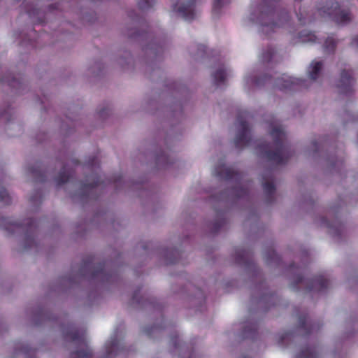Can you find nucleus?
Here are the masks:
<instances>
[{
    "label": "nucleus",
    "instance_id": "f257e3e1",
    "mask_svg": "<svg viewBox=\"0 0 358 358\" xmlns=\"http://www.w3.org/2000/svg\"><path fill=\"white\" fill-rule=\"evenodd\" d=\"M262 1L259 15L255 17V13H252L251 20L261 25L262 32L267 35L275 29L289 24L290 16L286 10L280 9V0Z\"/></svg>",
    "mask_w": 358,
    "mask_h": 358
},
{
    "label": "nucleus",
    "instance_id": "f03ea898",
    "mask_svg": "<svg viewBox=\"0 0 358 358\" xmlns=\"http://www.w3.org/2000/svg\"><path fill=\"white\" fill-rule=\"evenodd\" d=\"M273 143L261 142L257 145L260 154L278 165L285 164L292 156L289 147L285 143V134L280 127H273L270 132Z\"/></svg>",
    "mask_w": 358,
    "mask_h": 358
},
{
    "label": "nucleus",
    "instance_id": "7ed1b4c3",
    "mask_svg": "<svg viewBox=\"0 0 358 358\" xmlns=\"http://www.w3.org/2000/svg\"><path fill=\"white\" fill-rule=\"evenodd\" d=\"M83 275H89L91 279H98L102 282L113 281L115 274L106 268V262L95 263V257L89 256L83 260L80 268Z\"/></svg>",
    "mask_w": 358,
    "mask_h": 358
},
{
    "label": "nucleus",
    "instance_id": "20e7f679",
    "mask_svg": "<svg viewBox=\"0 0 358 358\" xmlns=\"http://www.w3.org/2000/svg\"><path fill=\"white\" fill-rule=\"evenodd\" d=\"M1 227L9 232L13 234L19 229H22L26 234L25 246L26 249L31 248L34 244V239L32 234L35 232L37 227V220L33 218H27L23 223L11 222L8 218H3L1 222Z\"/></svg>",
    "mask_w": 358,
    "mask_h": 358
},
{
    "label": "nucleus",
    "instance_id": "39448f33",
    "mask_svg": "<svg viewBox=\"0 0 358 358\" xmlns=\"http://www.w3.org/2000/svg\"><path fill=\"white\" fill-rule=\"evenodd\" d=\"M320 15L329 17L338 25H345L352 20V15L349 9L342 8L338 2L332 3L330 6L327 5L318 9Z\"/></svg>",
    "mask_w": 358,
    "mask_h": 358
},
{
    "label": "nucleus",
    "instance_id": "423d86ee",
    "mask_svg": "<svg viewBox=\"0 0 358 358\" xmlns=\"http://www.w3.org/2000/svg\"><path fill=\"white\" fill-rule=\"evenodd\" d=\"M64 337L73 342H76L83 348L71 352V358H92V352L87 345L83 334L74 327L71 326L64 332Z\"/></svg>",
    "mask_w": 358,
    "mask_h": 358
},
{
    "label": "nucleus",
    "instance_id": "0eeeda50",
    "mask_svg": "<svg viewBox=\"0 0 358 358\" xmlns=\"http://www.w3.org/2000/svg\"><path fill=\"white\" fill-rule=\"evenodd\" d=\"M329 284V280L323 275H316L310 280H307L302 275H298L292 284V287L294 289L298 290L300 285H306L308 292H324L327 289Z\"/></svg>",
    "mask_w": 358,
    "mask_h": 358
},
{
    "label": "nucleus",
    "instance_id": "6e6552de",
    "mask_svg": "<svg viewBox=\"0 0 358 358\" xmlns=\"http://www.w3.org/2000/svg\"><path fill=\"white\" fill-rule=\"evenodd\" d=\"M249 115V113L245 111L241 113L237 117L238 131L234 139V144L236 148L239 149L248 146L251 143L250 129L245 120Z\"/></svg>",
    "mask_w": 358,
    "mask_h": 358
},
{
    "label": "nucleus",
    "instance_id": "1a4fd4ad",
    "mask_svg": "<svg viewBox=\"0 0 358 358\" xmlns=\"http://www.w3.org/2000/svg\"><path fill=\"white\" fill-rule=\"evenodd\" d=\"M273 85L280 90L287 92L301 90L305 85V80L283 74L281 77L275 79Z\"/></svg>",
    "mask_w": 358,
    "mask_h": 358
},
{
    "label": "nucleus",
    "instance_id": "9d476101",
    "mask_svg": "<svg viewBox=\"0 0 358 358\" xmlns=\"http://www.w3.org/2000/svg\"><path fill=\"white\" fill-rule=\"evenodd\" d=\"M354 83L355 80L352 77V70L344 69L341 71L336 87L338 89L340 94L348 95L352 92Z\"/></svg>",
    "mask_w": 358,
    "mask_h": 358
},
{
    "label": "nucleus",
    "instance_id": "9b49d317",
    "mask_svg": "<svg viewBox=\"0 0 358 358\" xmlns=\"http://www.w3.org/2000/svg\"><path fill=\"white\" fill-rule=\"evenodd\" d=\"M321 326L318 322L315 323L310 321L307 315L301 314L299 315V329L303 336L311 335L319 330Z\"/></svg>",
    "mask_w": 358,
    "mask_h": 358
},
{
    "label": "nucleus",
    "instance_id": "f8f14e48",
    "mask_svg": "<svg viewBox=\"0 0 358 358\" xmlns=\"http://www.w3.org/2000/svg\"><path fill=\"white\" fill-rule=\"evenodd\" d=\"M196 0H188L185 4L178 7L176 4L173 6L174 12L179 13L181 17L187 21H192L195 17L194 7Z\"/></svg>",
    "mask_w": 358,
    "mask_h": 358
},
{
    "label": "nucleus",
    "instance_id": "ddd939ff",
    "mask_svg": "<svg viewBox=\"0 0 358 358\" xmlns=\"http://www.w3.org/2000/svg\"><path fill=\"white\" fill-rule=\"evenodd\" d=\"M215 175L226 180H241L242 179V176L239 172L235 171L231 167L225 166L224 165L215 168Z\"/></svg>",
    "mask_w": 358,
    "mask_h": 358
},
{
    "label": "nucleus",
    "instance_id": "4468645a",
    "mask_svg": "<svg viewBox=\"0 0 358 358\" xmlns=\"http://www.w3.org/2000/svg\"><path fill=\"white\" fill-rule=\"evenodd\" d=\"M73 174L74 170L73 169L64 165L57 176L55 178L57 185L60 186L67 182L73 177Z\"/></svg>",
    "mask_w": 358,
    "mask_h": 358
},
{
    "label": "nucleus",
    "instance_id": "2eb2a0df",
    "mask_svg": "<svg viewBox=\"0 0 358 358\" xmlns=\"http://www.w3.org/2000/svg\"><path fill=\"white\" fill-rule=\"evenodd\" d=\"M277 301H278V297L275 294H264L257 300V303L260 306L269 309L271 307L276 305Z\"/></svg>",
    "mask_w": 358,
    "mask_h": 358
},
{
    "label": "nucleus",
    "instance_id": "dca6fc26",
    "mask_svg": "<svg viewBox=\"0 0 358 358\" xmlns=\"http://www.w3.org/2000/svg\"><path fill=\"white\" fill-rule=\"evenodd\" d=\"M235 260L238 264L249 265L251 263V253L248 250L238 248L236 250Z\"/></svg>",
    "mask_w": 358,
    "mask_h": 358
},
{
    "label": "nucleus",
    "instance_id": "f3484780",
    "mask_svg": "<svg viewBox=\"0 0 358 358\" xmlns=\"http://www.w3.org/2000/svg\"><path fill=\"white\" fill-rule=\"evenodd\" d=\"M29 171L35 178L36 181H45L47 177L46 171L44 170L41 163H37L36 166L29 167Z\"/></svg>",
    "mask_w": 358,
    "mask_h": 358
},
{
    "label": "nucleus",
    "instance_id": "a211bd4d",
    "mask_svg": "<svg viewBox=\"0 0 358 358\" xmlns=\"http://www.w3.org/2000/svg\"><path fill=\"white\" fill-rule=\"evenodd\" d=\"M101 183L99 176H96L92 182L83 183L81 186V190L83 195L87 197H90V195L94 192V189L99 186Z\"/></svg>",
    "mask_w": 358,
    "mask_h": 358
},
{
    "label": "nucleus",
    "instance_id": "6ab92c4d",
    "mask_svg": "<svg viewBox=\"0 0 358 358\" xmlns=\"http://www.w3.org/2000/svg\"><path fill=\"white\" fill-rule=\"evenodd\" d=\"M262 186L264 192L266 194L267 202H273L274 200V195L275 192V187L273 181H266L263 182Z\"/></svg>",
    "mask_w": 358,
    "mask_h": 358
},
{
    "label": "nucleus",
    "instance_id": "aec40b11",
    "mask_svg": "<svg viewBox=\"0 0 358 358\" xmlns=\"http://www.w3.org/2000/svg\"><path fill=\"white\" fill-rule=\"evenodd\" d=\"M1 83H7L8 86L13 88L19 89L21 87L22 83L20 78H17L14 76L8 74L1 79Z\"/></svg>",
    "mask_w": 358,
    "mask_h": 358
},
{
    "label": "nucleus",
    "instance_id": "412c9836",
    "mask_svg": "<svg viewBox=\"0 0 358 358\" xmlns=\"http://www.w3.org/2000/svg\"><path fill=\"white\" fill-rule=\"evenodd\" d=\"M296 358H318V350L316 347L306 348L297 353Z\"/></svg>",
    "mask_w": 358,
    "mask_h": 358
},
{
    "label": "nucleus",
    "instance_id": "4be33fe9",
    "mask_svg": "<svg viewBox=\"0 0 358 358\" xmlns=\"http://www.w3.org/2000/svg\"><path fill=\"white\" fill-rule=\"evenodd\" d=\"M322 67V63L321 62H313L310 65V69L308 71L309 78L315 80L320 73Z\"/></svg>",
    "mask_w": 358,
    "mask_h": 358
},
{
    "label": "nucleus",
    "instance_id": "5701e85b",
    "mask_svg": "<svg viewBox=\"0 0 358 358\" xmlns=\"http://www.w3.org/2000/svg\"><path fill=\"white\" fill-rule=\"evenodd\" d=\"M25 11L30 18H34L36 17V20H34L33 22L35 24H41L43 20L41 19L40 16L42 14L41 10L36 8H27V6H24Z\"/></svg>",
    "mask_w": 358,
    "mask_h": 358
},
{
    "label": "nucleus",
    "instance_id": "b1692460",
    "mask_svg": "<svg viewBox=\"0 0 358 358\" xmlns=\"http://www.w3.org/2000/svg\"><path fill=\"white\" fill-rule=\"evenodd\" d=\"M298 38L299 41L301 43H308V42H312L315 43L316 42L317 37L316 36L312 33L307 31H300L298 34Z\"/></svg>",
    "mask_w": 358,
    "mask_h": 358
},
{
    "label": "nucleus",
    "instance_id": "393cba45",
    "mask_svg": "<svg viewBox=\"0 0 358 358\" xmlns=\"http://www.w3.org/2000/svg\"><path fill=\"white\" fill-rule=\"evenodd\" d=\"M214 83L216 85H220L224 83L226 79V71L224 67L217 69L213 74Z\"/></svg>",
    "mask_w": 358,
    "mask_h": 358
},
{
    "label": "nucleus",
    "instance_id": "a878e982",
    "mask_svg": "<svg viewBox=\"0 0 358 358\" xmlns=\"http://www.w3.org/2000/svg\"><path fill=\"white\" fill-rule=\"evenodd\" d=\"M265 257L268 264H272L273 262L278 265L281 260L280 257L271 248L266 251Z\"/></svg>",
    "mask_w": 358,
    "mask_h": 358
},
{
    "label": "nucleus",
    "instance_id": "bb28decb",
    "mask_svg": "<svg viewBox=\"0 0 358 358\" xmlns=\"http://www.w3.org/2000/svg\"><path fill=\"white\" fill-rule=\"evenodd\" d=\"M106 357H110L113 353L117 355L119 350V341L117 339H113L106 345Z\"/></svg>",
    "mask_w": 358,
    "mask_h": 358
},
{
    "label": "nucleus",
    "instance_id": "cd10ccee",
    "mask_svg": "<svg viewBox=\"0 0 358 358\" xmlns=\"http://www.w3.org/2000/svg\"><path fill=\"white\" fill-rule=\"evenodd\" d=\"M336 47V41L333 36H329L323 45L324 51L328 53H333Z\"/></svg>",
    "mask_w": 358,
    "mask_h": 358
},
{
    "label": "nucleus",
    "instance_id": "c85d7f7f",
    "mask_svg": "<svg viewBox=\"0 0 358 358\" xmlns=\"http://www.w3.org/2000/svg\"><path fill=\"white\" fill-rule=\"evenodd\" d=\"M275 51L273 48L268 47L266 50L264 51L261 55V59L263 62H269L273 58Z\"/></svg>",
    "mask_w": 358,
    "mask_h": 358
},
{
    "label": "nucleus",
    "instance_id": "c756f323",
    "mask_svg": "<svg viewBox=\"0 0 358 358\" xmlns=\"http://www.w3.org/2000/svg\"><path fill=\"white\" fill-rule=\"evenodd\" d=\"M257 331V325L256 323L251 324L249 326L244 327L243 335L247 338H253Z\"/></svg>",
    "mask_w": 358,
    "mask_h": 358
},
{
    "label": "nucleus",
    "instance_id": "7c9ffc66",
    "mask_svg": "<svg viewBox=\"0 0 358 358\" xmlns=\"http://www.w3.org/2000/svg\"><path fill=\"white\" fill-rule=\"evenodd\" d=\"M253 83L257 86L264 85L267 83H273V77L268 75H264L260 78H255Z\"/></svg>",
    "mask_w": 358,
    "mask_h": 358
},
{
    "label": "nucleus",
    "instance_id": "2f4dec72",
    "mask_svg": "<svg viewBox=\"0 0 358 358\" xmlns=\"http://www.w3.org/2000/svg\"><path fill=\"white\" fill-rule=\"evenodd\" d=\"M229 3V0H214L213 6V13L214 15L219 13L220 10L226 4Z\"/></svg>",
    "mask_w": 358,
    "mask_h": 358
},
{
    "label": "nucleus",
    "instance_id": "473e14b6",
    "mask_svg": "<svg viewBox=\"0 0 358 358\" xmlns=\"http://www.w3.org/2000/svg\"><path fill=\"white\" fill-rule=\"evenodd\" d=\"M155 3V0H138V8L142 10L151 8Z\"/></svg>",
    "mask_w": 358,
    "mask_h": 358
},
{
    "label": "nucleus",
    "instance_id": "72a5a7b5",
    "mask_svg": "<svg viewBox=\"0 0 358 358\" xmlns=\"http://www.w3.org/2000/svg\"><path fill=\"white\" fill-rule=\"evenodd\" d=\"M0 202H3L5 204H10L11 202V198L6 189L0 186Z\"/></svg>",
    "mask_w": 358,
    "mask_h": 358
},
{
    "label": "nucleus",
    "instance_id": "f704fd0d",
    "mask_svg": "<svg viewBox=\"0 0 358 358\" xmlns=\"http://www.w3.org/2000/svg\"><path fill=\"white\" fill-rule=\"evenodd\" d=\"M248 189L241 186H236L234 189V194L238 198H243L248 195Z\"/></svg>",
    "mask_w": 358,
    "mask_h": 358
},
{
    "label": "nucleus",
    "instance_id": "c9c22d12",
    "mask_svg": "<svg viewBox=\"0 0 358 358\" xmlns=\"http://www.w3.org/2000/svg\"><path fill=\"white\" fill-rule=\"evenodd\" d=\"M296 15L298 17V20L301 24H305L307 22H312V19L309 18L308 14L305 11H302L301 8L299 9V13H296Z\"/></svg>",
    "mask_w": 358,
    "mask_h": 358
},
{
    "label": "nucleus",
    "instance_id": "e433bc0d",
    "mask_svg": "<svg viewBox=\"0 0 358 358\" xmlns=\"http://www.w3.org/2000/svg\"><path fill=\"white\" fill-rule=\"evenodd\" d=\"M132 303H136L138 305H143L145 303L143 297L140 296V290L134 292L132 296Z\"/></svg>",
    "mask_w": 358,
    "mask_h": 358
},
{
    "label": "nucleus",
    "instance_id": "4c0bfd02",
    "mask_svg": "<svg viewBox=\"0 0 358 358\" xmlns=\"http://www.w3.org/2000/svg\"><path fill=\"white\" fill-rule=\"evenodd\" d=\"M226 224V221L223 218H220L214 222L213 224V231L214 233L218 232L220 229Z\"/></svg>",
    "mask_w": 358,
    "mask_h": 358
},
{
    "label": "nucleus",
    "instance_id": "58836bf2",
    "mask_svg": "<svg viewBox=\"0 0 358 358\" xmlns=\"http://www.w3.org/2000/svg\"><path fill=\"white\" fill-rule=\"evenodd\" d=\"M90 169H94L96 166L99 167V162L96 157H93L90 158L86 164Z\"/></svg>",
    "mask_w": 358,
    "mask_h": 358
},
{
    "label": "nucleus",
    "instance_id": "ea45409f",
    "mask_svg": "<svg viewBox=\"0 0 358 358\" xmlns=\"http://www.w3.org/2000/svg\"><path fill=\"white\" fill-rule=\"evenodd\" d=\"M108 182L110 183H113L115 187L116 188H118L122 185V183L123 182V176L122 175H119L115 177L114 178L109 180Z\"/></svg>",
    "mask_w": 358,
    "mask_h": 358
},
{
    "label": "nucleus",
    "instance_id": "a19ab883",
    "mask_svg": "<svg viewBox=\"0 0 358 358\" xmlns=\"http://www.w3.org/2000/svg\"><path fill=\"white\" fill-rule=\"evenodd\" d=\"M329 161L330 162V165L332 167H336V166H342L343 164V160L341 159H334V158H331V159H329Z\"/></svg>",
    "mask_w": 358,
    "mask_h": 358
},
{
    "label": "nucleus",
    "instance_id": "79ce46f5",
    "mask_svg": "<svg viewBox=\"0 0 358 358\" xmlns=\"http://www.w3.org/2000/svg\"><path fill=\"white\" fill-rule=\"evenodd\" d=\"M323 140H321L319 143L317 141L312 142L314 152H318L320 150V149L323 147Z\"/></svg>",
    "mask_w": 358,
    "mask_h": 358
},
{
    "label": "nucleus",
    "instance_id": "37998d69",
    "mask_svg": "<svg viewBox=\"0 0 358 358\" xmlns=\"http://www.w3.org/2000/svg\"><path fill=\"white\" fill-rule=\"evenodd\" d=\"M171 342L175 348L180 347V340L178 335H173L171 336Z\"/></svg>",
    "mask_w": 358,
    "mask_h": 358
},
{
    "label": "nucleus",
    "instance_id": "c03bdc74",
    "mask_svg": "<svg viewBox=\"0 0 358 358\" xmlns=\"http://www.w3.org/2000/svg\"><path fill=\"white\" fill-rule=\"evenodd\" d=\"M19 352H21L27 356L29 353L33 352L27 345H23L20 348V349H19Z\"/></svg>",
    "mask_w": 358,
    "mask_h": 358
},
{
    "label": "nucleus",
    "instance_id": "a18cd8bd",
    "mask_svg": "<svg viewBox=\"0 0 358 358\" xmlns=\"http://www.w3.org/2000/svg\"><path fill=\"white\" fill-rule=\"evenodd\" d=\"M159 327H157V326H153V327H148V328H145V333L148 335V336H151L152 333L154 331H156V330H159Z\"/></svg>",
    "mask_w": 358,
    "mask_h": 358
},
{
    "label": "nucleus",
    "instance_id": "49530a36",
    "mask_svg": "<svg viewBox=\"0 0 358 358\" xmlns=\"http://www.w3.org/2000/svg\"><path fill=\"white\" fill-rule=\"evenodd\" d=\"M38 196V200L41 201V195L39 192H36L35 195L32 196L30 199L31 201V202H36L38 201V199L37 197Z\"/></svg>",
    "mask_w": 358,
    "mask_h": 358
},
{
    "label": "nucleus",
    "instance_id": "de8ad7c7",
    "mask_svg": "<svg viewBox=\"0 0 358 358\" xmlns=\"http://www.w3.org/2000/svg\"><path fill=\"white\" fill-rule=\"evenodd\" d=\"M167 159V157L165 154H162L161 155L157 156V162L160 163L161 162H165Z\"/></svg>",
    "mask_w": 358,
    "mask_h": 358
},
{
    "label": "nucleus",
    "instance_id": "09e8293b",
    "mask_svg": "<svg viewBox=\"0 0 358 358\" xmlns=\"http://www.w3.org/2000/svg\"><path fill=\"white\" fill-rule=\"evenodd\" d=\"M206 45H201V44L198 45V54H199V52L206 53Z\"/></svg>",
    "mask_w": 358,
    "mask_h": 358
},
{
    "label": "nucleus",
    "instance_id": "8fccbe9b",
    "mask_svg": "<svg viewBox=\"0 0 358 358\" xmlns=\"http://www.w3.org/2000/svg\"><path fill=\"white\" fill-rule=\"evenodd\" d=\"M351 45L358 48V36H356L352 39Z\"/></svg>",
    "mask_w": 358,
    "mask_h": 358
},
{
    "label": "nucleus",
    "instance_id": "3c124183",
    "mask_svg": "<svg viewBox=\"0 0 358 358\" xmlns=\"http://www.w3.org/2000/svg\"><path fill=\"white\" fill-rule=\"evenodd\" d=\"M322 223L326 225L328 228H331V225L330 223L327 221V220L324 217L322 219Z\"/></svg>",
    "mask_w": 358,
    "mask_h": 358
},
{
    "label": "nucleus",
    "instance_id": "603ef678",
    "mask_svg": "<svg viewBox=\"0 0 358 358\" xmlns=\"http://www.w3.org/2000/svg\"><path fill=\"white\" fill-rule=\"evenodd\" d=\"M290 336H291V334H290V333H287V334H285V335H283V336L281 337V342H282V341H283V340L286 339L287 338H289Z\"/></svg>",
    "mask_w": 358,
    "mask_h": 358
},
{
    "label": "nucleus",
    "instance_id": "864d4df0",
    "mask_svg": "<svg viewBox=\"0 0 358 358\" xmlns=\"http://www.w3.org/2000/svg\"><path fill=\"white\" fill-rule=\"evenodd\" d=\"M55 9H58V6H54V5H50L48 6V10L50 11V10H55Z\"/></svg>",
    "mask_w": 358,
    "mask_h": 358
},
{
    "label": "nucleus",
    "instance_id": "5fc2aeb1",
    "mask_svg": "<svg viewBox=\"0 0 358 358\" xmlns=\"http://www.w3.org/2000/svg\"><path fill=\"white\" fill-rule=\"evenodd\" d=\"M169 264H176L178 263V260L176 259H170L168 261Z\"/></svg>",
    "mask_w": 358,
    "mask_h": 358
},
{
    "label": "nucleus",
    "instance_id": "6e6d98bb",
    "mask_svg": "<svg viewBox=\"0 0 358 358\" xmlns=\"http://www.w3.org/2000/svg\"><path fill=\"white\" fill-rule=\"evenodd\" d=\"M72 163L73 164V165H78L79 164V161L77 159H73L72 160Z\"/></svg>",
    "mask_w": 358,
    "mask_h": 358
},
{
    "label": "nucleus",
    "instance_id": "4d7b16f0",
    "mask_svg": "<svg viewBox=\"0 0 358 358\" xmlns=\"http://www.w3.org/2000/svg\"><path fill=\"white\" fill-rule=\"evenodd\" d=\"M171 252L173 255H178V252L177 250H173Z\"/></svg>",
    "mask_w": 358,
    "mask_h": 358
},
{
    "label": "nucleus",
    "instance_id": "13d9d810",
    "mask_svg": "<svg viewBox=\"0 0 358 358\" xmlns=\"http://www.w3.org/2000/svg\"><path fill=\"white\" fill-rule=\"evenodd\" d=\"M293 41H294L293 42V43H299V41H299V38H298V37L296 38V41H295V38H293Z\"/></svg>",
    "mask_w": 358,
    "mask_h": 358
},
{
    "label": "nucleus",
    "instance_id": "bf43d9fd",
    "mask_svg": "<svg viewBox=\"0 0 358 358\" xmlns=\"http://www.w3.org/2000/svg\"><path fill=\"white\" fill-rule=\"evenodd\" d=\"M4 115V112L3 113H0V117H3Z\"/></svg>",
    "mask_w": 358,
    "mask_h": 358
},
{
    "label": "nucleus",
    "instance_id": "052dcab7",
    "mask_svg": "<svg viewBox=\"0 0 358 358\" xmlns=\"http://www.w3.org/2000/svg\"><path fill=\"white\" fill-rule=\"evenodd\" d=\"M294 266H295L294 264H291L290 265V269H292Z\"/></svg>",
    "mask_w": 358,
    "mask_h": 358
},
{
    "label": "nucleus",
    "instance_id": "680f3d73",
    "mask_svg": "<svg viewBox=\"0 0 358 358\" xmlns=\"http://www.w3.org/2000/svg\"><path fill=\"white\" fill-rule=\"evenodd\" d=\"M99 114H100V115H101V116H102V115H103V111H100V112H99Z\"/></svg>",
    "mask_w": 358,
    "mask_h": 358
},
{
    "label": "nucleus",
    "instance_id": "e2e57ef3",
    "mask_svg": "<svg viewBox=\"0 0 358 358\" xmlns=\"http://www.w3.org/2000/svg\"><path fill=\"white\" fill-rule=\"evenodd\" d=\"M243 358H249V357H244Z\"/></svg>",
    "mask_w": 358,
    "mask_h": 358
},
{
    "label": "nucleus",
    "instance_id": "0e129e2a",
    "mask_svg": "<svg viewBox=\"0 0 358 358\" xmlns=\"http://www.w3.org/2000/svg\"><path fill=\"white\" fill-rule=\"evenodd\" d=\"M27 358H29V357H27Z\"/></svg>",
    "mask_w": 358,
    "mask_h": 358
},
{
    "label": "nucleus",
    "instance_id": "69168bd1",
    "mask_svg": "<svg viewBox=\"0 0 358 358\" xmlns=\"http://www.w3.org/2000/svg\"><path fill=\"white\" fill-rule=\"evenodd\" d=\"M189 358H192V357H189Z\"/></svg>",
    "mask_w": 358,
    "mask_h": 358
}]
</instances>
